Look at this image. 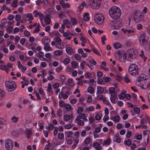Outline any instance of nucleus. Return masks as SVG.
<instances>
[{"label":"nucleus","mask_w":150,"mask_h":150,"mask_svg":"<svg viewBox=\"0 0 150 150\" xmlns=\"http://www.w3.org/2000/svg\"><path fill=\"white\" fill-rule=\"evenodd\" d=\"M70 61V59L69 58H65L63 61V62L64 64H68Z\"/></svg>","instance_id":"nucleus-62"},{"label":"nucleus","mask_w":150,"mask_h":150,"mask_svg":"<svg viewBox=\"0 0 150 150\" xmlns=\"http://www.w3.org/2000/svg\"><path fill=\"white\" fill-rule=\"evenodd\" d=\"M104 19V16L103 14L100 13L96 14L94 18L95 23L98 25L102 23Z\"/></svg>","instance_id":"nucleus-6"},{"label":"nucleus","mask_w":150,"mask_h":150,"mask_svg":"<svg viewBox=\"0 0 150 150\" xmlns=\"http://www.w3.org/2000/svg\"><path fill=\"white\" fill-rule=\"evenodd\" d=\"M47 91L48 94L49 95H51L53 93V91L52 89V85L50 83H49L48 84V87Z\"/></svg>","instance_id":"nucleus-30"},{"label":"nucleus","mask_w":150,"mask_h":150,"mask_svg":"<svg viewBox=\"0 0 150 150\" xmlns=\"http://www.w3.org/2000/svg\"><path fill=\"white\" fill-rule=\"evenodd\" d=\"M5 85L6 89L9 91H12L16 88V84L13 81H7L5 82Z\"/></svg>","instance_id":"nucleus-3"},{"label":"nucleus","mask_w":150,"mask_h":150,"mask_svg":"<svg viewBox=\"0 0 150 150\" xmlns=\"http://www.w3.org/2000/svg\"><path fill=\"white\" fill-rule=\"evenodd\" d=\"M34 17L31 13L24 14L22 17V19L24 21H28L29 23H31L32 21L34 19Z\"/></svg>","instance_id":"nucleus-9"},{"label":"nucleus","mask_w":150,"mask_h":150,"mask_svg":"<svg viewBox=\"0 0 150 150\" xmlns=\"http://www.w3.org/2000/svg\"><path fill=\"white\" fill-rule=\"evenodd\" d=\"M140 56L144 59V61H145L146 60L147 57H145L144 55V52L143 51H141L140 54Z\"/></svg>","instance_id":"nucleus-56"},{"label":"nucleus","mask_w":150,"mask_h":150,"mask_svg":"<svg viewBox=\"0 0 150 150\" xmlns=\"http://www.w3.org/2000/svg\"><path fill=\"white\" fill-rule=\"evenodd\" d=\"M111 80V79L108 76H106L104 78V82L106 83H109Z\"/></svg>","instance_id":"nucleus-47"},{"label":"nucleus","mask_w":150,"mask_h":150,"mask_svg":"<svg viewBox=\"0 0 150 150\" xmlns=\"http://www.w3.org/2000/svg\"><path fill=\"white\" fill-rule=\"evenodd\" d=\"M126 54L123 51H122L121 52L116 55V57L120 62H123L127 59Z\"/></svg>","instance_id":"nucleus-10"},{"label":"nucleus","mask_w":150,"mask_h":150,"mask_svg":"<svg viewBox=\"0 0 150 150\" xmlns=\"http://www.w3.org/2000/svg\"><path fill=\"white\" fill-rule=\"evenodd\" d=\"M110 99L111 102L113 103H116L117 100V98L116 95L110 96Z\"/></svg>","instance_id":"nucleus-27"},{"label":"nucleus","mask_w":150,"mask_h":150,"mask_svg":"<svg viewBox=\"0 0 150 150\" xmlns=\"http://www.w3.org/2000/svg\"><path fill=\"white\" fill-rule=\"evenodd\" d=\"M148 39V36L145 33H142L139 35V43L141 45L144 46L146 45L147 44Z\"/></svg>","instance_id":"nucleus-5"},{"label":"nucleus","mask_w":150,"mask_h":150,"mask_svg":"<svg viewBox=\"0 0 150 150\" xmlns=\"http://www.w3.org/2000/svg\"><path fill=\"white\" fill-rule=\"evenodd\" d=\"M109 91L110 96L115 95L116 93L115 92V89L114 87H110L109 89Z\"/></svg>","instance_id":"nucleus-33"},{"label":"nucleus","mask_w":150,"mask_h":150,"mask_svg":"<svg viewBox=\"0 0 150 150\" xmlns=\"http://www.w3.org/2000/svg\"><path fill=\"white\" fill-rule=\"evenodd\" d=\"M73 118L72 115L66 114L64 116L63 120L64 121H68L72 120Z\"/></svg>","instance_id":"nucleus-21"},{"label":"nucleus","mask_w":150,"mask_h":150,"mask_svg":"<svg viewBox=\"0 0 150 150\" xmlns=\"http://www.w3.org/2000/svg\"><path fill=\"white\" fill-rule=\"evenodd\" d=\"M5 96V93L2 90L0 89V100H2Z\"/></svg>","instance_id":"nucleus-46"},{"label":"nucleus","mask_w":150,"mask_h":150,"mask_svg":"<svg viewBox=\"0 0 150 150\" xmlns=\"http://www.w3.org/2000/svg\"><path fill=\"white\" fill-rule=\"evenodd\" d=\"M5 147L8 150H11L13 149V144L12 142L9 139L7 140L5 142Z\"/></svg>","instance_id":"nucleus-12"},{"label":"nucleus","mask_w":150,"mask_h":150,"mask_svg":"<svg viewBox=\"0 0 150 150\" xmlns=\"http://www.w3.org/2000/svg\"><path fill=\"white\" fill-rule=\"evenodd\" d=\"M54 128V125L52 123H50L48 127H46L45 128L50 130H52Z\"/></svg>","instance_id":"nucleus-52"},{"label":"nucleus","mask_w":150,"mask_h":150,"mask_svg":"<svg viewBox=\"0 0 150 150\" xmlns=\"http://www.w3.org/2000/svg\"><path fill=\"white\" fill-rule=\"evenodd\" d=\"M53 54L54 56H60L63 54V52L62 50H56L54 51Z\"/></svg>","instance_id":"nucleus-35"},{"label":"nucleus","mask_w":150,"mask_h":150,"mask_svg":"<svg viewBox=\"0 0 150 150\" xmlns=\"http://www.w3.org/2000/svg\"><path fill=\"white\" fill-rule=\"evenodd\" d=\"M50 41L49 38L47 36H45L42 38L41 42L43 45H45L49 44Z\"/></svg>","instance_id":"nucleus-17"},{"label":"nucleus","mask_w":150,"mask_h":150,"mask_svg":"<svg viewBox=\"0 0 150 150\" xmlns=\"http://www.w3.org/2000/svg\"><path fill=\"white\" fill-rule=\"evenodd\" d=\"M136 139L137 140H140L142 138V135L141 134L136 133L135 134Z\"/></svg>","instance_id":"nucleus-59"},{"label":"nucleus","mask_w":150,"mask_h":150,"mask_svg":"<svg viewBox=\"0 0 150 150\" xmlns=\"http://www.w3.org/2000/svg\"><path fill=\"white\" fill-rule=\"evenodd\" d=\"M86 116V115L84 114L81 113L80 114L79 116H77L76 117H77V119H80L82 120H83L85 119V117Z\"/></svg>","instance_id":"nucleus-51"},{"label":"nucleus","mask_w":150,"mask_h":150,"mask_svg":"<svg viewBox=\"0 0 150 150\" xmlns=\"http://www.w3.org/2000/svg\"><path fill=\"white\" fill-rule=\"evenodd\" d=\"M43 49L46 52H48L52 50V49L50 46L49 44L44 45Z\"/></svg>","instance_id":"nucleus-31"},{"label":"nucleus","mask_w":150,"mask_h":150,"mask_svg":"<svg viewBox=\"0 0 150 150\" xmlns=\"http://www.w3.org/2000/svg\"><path fill=\"white\" fill-rule=\"evenodd\" d=\"M37 56L41 60H43L44 59V54L42 52H40L37 54Z\"/></svg>","instance_id":"nucleus-38"},{"label":"nucleus","mask_w":150,"mask_h":150,"mask_svg":"<svg viewBox=\"0 0 150 150\" xmlns=\"http://www.w3.org/2000/svg\"><path fill=\"white\" fill-rule=\"evenodd\" d=\"M120 119V116L117 115H116L113 117H110V120L116 122H119Z\"/></svg>","instance_id":"nucleus-22"},{"label":"nucleus","mask_w":150,"mask_h":150,"mask_svg":"<svg viewBox=\"0 0 150 150\" xmlns=\"http://www.w3.org/2000/svg\"><path fill=\"white\" fill-rule=\"evenodd\" d=\"M33 13L35 17H38L40 20L43 19L44 15L40 11H38L37 10H35L33 11Z\"/></svg>","instance_id":"nucleus-16"},{"label":"nucleus","mask_w":150,"mask_h":150,"mask_svg":"<svg viewBox=\"0 0 150 150\" xmlns=\"http://www.w3.org/2000/svg\"><path fill=\"white\" fill-rule=\"evenodd\" d=\"M77 102L76 98H72L70 100V103L72 104H75Z\"/></svg>","instance_id":"nucleus-61"},{"label":"nucleus","mask_w":150,"mask_h":150,"mask_svg":"<svg viewBox=\"0 0 150 150\" xmlns=\"http://www.w3.org/2000/svg\"><path fill=\"white\" fill-rule=\"evenodd\" d=\"M71 64L72 67L73 68H77L78 63L74 61H71Z\"/></svg>","instance_id":"nucleus-48"},{"label":"nucleus","mask_w":150,"mask_h":150,"mask_svg":"<svg viewBox=\"0 0 150 150\" xmlns=\"http://www.w3.org/2000/svg\"><path fill=\"white\" fill-rule=\"evenodd\" d=\"M109 14L112 19L117 20L120 18L121 15V11L118 7L113 6L109 10Z\"/></svg>","instance_id":"nucleus-2"},{"label":"nucleus","mask_w":150,"mask_h":150,"mask_svg":"<svg viewBox=\"0 0 150 150\" xmlns=\"http://www.w3.org/2000/svg\"><path fill=\"white\" fill-rule=\"evenodd\" d=\"M40 72L42 74L40 75V76L42 78L45 77L47 75L46 71L44 70H42L40 71Z\"/></svg>","instance_id":"nucleus-63"},{"label":"nucleus","mask_w":150,"mask_h":150,"mask_svg":"<svg viewBox=\"0 0 150 150\" xmlns=\"http://www.w3.org/2000/svg\"><path fill=\"white\" fill-rule=\"evenodd\" d=\"M12 135L15 137H17L19 136V133L17 130H13L11 132Z\"/></svg>","instance_id":"nucleus-42"},{"label":"nucleus","mask_w":150,"mask_h":150,"mask_svg":"<svg viewBox=\"0 0 150 150\" xmlns=\"http://www.w3.org/2000/svg\"><path fill=\"white\" fill-rule=\"evenodd\" d=\"M56 47L59 49H63L64 48V46L63 43L61 42L56 44Z\"/></svg>","instance_id":"nucleus-36"},{"label":"nucleus","mask_w":150,"mask_h":150,"mask_svg":"<svg viewBox=\"0 0 150 150\" xmlns=\"http://www.w3.org/2000/svg\"><path fill=\"white\" fill-rule=\"evenodd\" d=\"M137 51L134 49H130L127 52V55L130 58L135 57L137 54Z\"/></svg>","instance_id":"nucleus-13"},{"label":"nucleus","mask_w":150,"mask_h":150,"mask_svg":"<svg viewBox=\"0 0 150 150\" xmlns=\"http://www.w3.org/2000/svg\"><path fill=\"white\" fill-rule=\"evenodd\" d=\"M58 138L60 139H63L64 138V135L63 133L59 132L57 134Z\"/></svg>","instance_id":"nucleus-53"},{"label":"nucleus","mask_w":150,"mask_h":150,"mask_svg":"<svg viewBox=\"0 0 150 150\" xmlns=\"http://www.w3.org/2000/svg\"><path fill=\"white\" fill-rule=\"evenodd\" d=\"M19 119L18 117L14 116L11 117V121L12 123H16L18 121Z\"/></svg>","instance_id":"nucleus-37"},{"label":"nucleus","mask_w":150,"mask_h":150,"mask_svg":"<svg viewBox=\"0 0 150 150\" xmlns=\"http://www.w3.org/2000/svg\"><path fill=\"white\" fill-rule=\"evenodd\" d=\"M113 141L117 143H120L122 141V139L119 135H115L114 136L113 139Z\"/></svg>","instance_id":"nucleus-23"},{"label":"nucleus","mask_w":150,"mask_h":150,"mask_svg":"<svg viewBox=\"0 0 150 150\" xmlns=\"http://www.w3.org/2000/svg\"><path fill=\"white\" fill-rule=\"evenodd\" d=\"M96 88L97 91L96 94L97 95L101 94L104 92V89L102 87L98 86Z\"/></svg>","instance_id":"nucleus-25"},{"label":"nucleus","mask_w":150,"mask_h":150,"mask_svg":"<svg viewBox=\"0 0 150 150\" xmlns=\"http://www.w3.org/2000/svg\"><path fill=\"white\" fill-rule=\"evenodd\" d=\"M26 137L28 139H30L32 134V131L30 129H27L25 130V132Z\"/></svg>","instance_id":"nucleus-18"},{"label":"nucleus","mask_w":150,"mask_h":150,"mask_svg":"<svg viewBox=\"0 0 150 150\" xmlns=\"http://www.w3.org/2000/svg\"><path fill=\"white\" fill-rule=\"evenodd\" d=\"M125 96V93L123 91L120 94L118 95V96L119 99L120 100L123 99Z\"/></svg>","instance_id":"nucleus-49"},{"label":"nucleus","mask_w":150,"mask_h":150,"mask_svg":"<svg viewBox=\"0 0 150 150\" xmlns=\"http://www.w3.org/2000/svg\"><path fill=\"white\" fill-rule=\"evenodd\" d=\"M95 119L97 121L100 120L103 116L102 114L99 112H96L95 113Z\"/></svg>","instance_id":"nucleus-20"},{"label":"nucleus","mask_w":150,"mask_h":150,"mask_svg":"<svg viewBox=\"0 0 150 150\" xmlns=\"http://www.w3.org/2000/svg\"><path fill=\"white\" fill-rule=\"evenodd\" d=\"M95 110L94 107L91 106L86 108L85 110V112H89L93 111Z\"/></svg>","instance_id":"nucleus-32"},{"label":"nucleus","mask_w":150,"mask_h":150,"mask_svg":"<svg viewBox=\"0 0 150 150\" xmlns=\"http://www.w3.org/2000/svg\"><path fill=\"white\" fill-rule=\"evenodd\" d=\"M41 26L40 24H38V26L36 27L35 29L33 31V33H38L40 30Z\"/></svg>","instance_id":"nucleus-41"},{"label":"nucleus","mask_w":150,"mask_h":150,"mask_svg":"<svg viewBox=\"0 0 150 150\" xmlns=\"http://www.w3.org/2000/svg\"><path fill=\"white\" fill-rule=\"evenodd\" d=\"M62 114V112L61 109H58L57 110V114L58 117H60L61 116Z\"/></svg>","instance_id":"nucleus-60"},{"label":"nucleus","mask_w":150,"mask_h":150,"mask_svg":"<svg viewBox=\"0 0 150 150\" xmlns=\"http://www.w3.org/2000/svg\"><path fill=\"white\" fill-rule=\"evenodd\" d=\"M88 92L90 94H92L94 92L93 88L91 86H89L87 88Z\"/></svg>","instance_id":"nucleus-45"},{"label":"nucleus","mask_w":150,"mask_h":150,"mask_svg":"<svg viewBox=\"0 0 150 150\" xmlns=\"http://www.w3.org/2000/svg\"><path fill=\"white\" fill-rule=\"evenodd\" d=\"M124 144L127 146H129L132 143L131 141L129 140H125L124 142Z\"/></svg>","instance_id":"nucleus-64"},{"label":"nucleus","mask_w":150,"mask_h":150,"mask_svg":"<svg viewBox=\"0 0 150 150\" xmlns=\"http://www.w3.org/2000/svg\"><path fill=\"white\" fill-rule=\"evenodd\" d=\"M18 68L23 71H25L27 69L26 67H24L21 64L20 61L18 62Z\"/></svg>","instance_id":"nucleus-28"},{"label":"nucleus","mask_w":150,"mask_h":150,"mask_svg":"<svg viewBox=\"0 0 150 150\" xmlns=\"http://www.w3.org/2000/svg\"><path fill=\"white\" fill-rule=\"evenodd\" d=\"M132 21L135 23H138L142 21H144V16L140 15L139 16H134L132 19Z\"/></svg>","instance_id":"nucleus-14"},{"label":"nucleus","mask_w":150,"mask_h":150,"mask_svg":"<svg viewBox=\"0 0 150 150\" xmlns=\"http://www.w3.org/2000/svg\"><path fill=\"white\" fill-rule=\"evenodd\" d=\"M81 120L82 119H77V117H76V118L75 122L79 125H83L84 124V122L83 121Z\"/></svg>","instance_id":"nucleus-39"},{"label":"nucleus","mask_w":150,"mask_h":150,"mask_svg":"<svg viewBox=\"0 0 150 150\" xmlns=\"http://www.w3.org/2000/svg\"><path fill=\"white\" fill-rule=\"evenodd\" d=\"M113 47L115 49H117L122 48V45L118 42H116L113 44Z\"/></svg>","instance_id":"nucleus-34"},{"label":"nucleus","mask_w":150,"mask_h":150,"mask_svg":"<svg viewBox=\"0 0 150 150\" xmlns=\"http://www.w3.org/2000/svg\"><path fill=\"white\" fill-rule=\"evenodd\" d=\"M128 72L129 74L133 76L138 74V69L137 65L134 64H131L129 68Z\"/></svg>","instance_id":"nucleus-4"},{"label":"nucleus","mask_w":150,"mask_h":150,"mask_svg":"<svg viewBox=\"0 0 150 150\" xmlns=\"http://www.w3.org/2000/svg\"><path fill=\"white\" fill-rule=\"evenodd\" d=\"M44 21L46 24H49L50 22V19L48 17H45L44 18Z\"/></svg>","instance_id":"nucleus-58"},{"label":"nucleus","mask_w":150,"mask_h":150,"mask_svg":"<svg viewBox=\"0 0 150 150\" xmlns=\"http://www.w3.org/2000/svg\"><path fill=\"white\" fill-rule=\"evenodd\" d=\"M66 135L67 136V137L68 138H69L71 137L73 134L72 132L70 131H69L65 132Z\"/></svg>","instance_id":"nucleus-57"},{"label":"nucleus","mask_w":150,"mask_h":150,"mask_svg":"<svg viewBox=\"0 0 150 150\" xmlns=\"http://www.w3.org/2000/svg\"><path fill=\"white\" fill-rule=\"evenodd\" d=\"M66 51L68 54H71L73 52V49L71 47H68L66 48Z\"/></svg>","instance_id":"nucleus-50"},{"label":"nucleus","mask_w":150,"mask_h":150,"mask_svg":"<svg viewBox=\"0 0 150 150\" xmlns=\"http://www.w3.org/2000/svg\"><path fill=\"white\" fill-rule=\"evenodd\" d=\"M93 146L97 150H99L102 148L100 145L97 142H94L93 144Z\"/></svg>","instance_id":"nucleus-26"},{"label":"nucleus","mask_w":150,"mask_h":150,"mask_svg":"<svg viewBox=\"0 0 150 150\" xmlns=\"http://www.w3.org/2000/svg\"><path fill=\"white\" fill-rule=\"evenodd\" d=\"M146 122V120L144 119H142L141 120V122L140 125L139 126H136L135 127L136 129L138 128H147L145 124Z\"/></svg>","instance_id":"nucleus-15"},{"label":"nucleus","mask_w":150,"mask_h":150,"mask_svg":"<svg viewBox=\"0 0 150 150\" xmlns=\"http://www.w3.org/2000/svg\"><path fill=\"white\" fill-rule=\"evenodd\" d=\"M70 95L69 92V91H67L64 93L61 92L59 93V95H61L64 99H67Z\"/></svg>","instance_id":"nucleus-24"},{"label":"nucleus","mask_w":150,"mask_h":150,"mask_svg":"<svg viewBox=\"0 0 150 150\" xmlns=\"http://www.w3.org/2000/svg\"><path fill=\"white\" fill-rule=\"evenodd\" d=\"M148 79V76L145 74H141L137 79L136 84L141 89L145 90L150 89V81L147 83L146 82Z\"/></svg>","instance_id":"nucleus-1"},{"label":"nucleus","mask_w":150,"mask_h":150,"mask_svg":"<svg viewBox=\"0 0 150 150\" xmlns=\"http://www.w3.org/2000/svg\"><path fill=\"white\" fill-rule=\"evenodd\" d=\"M100 0H91L90 4L92 8L98 9L100 6Z\"/></svg>","instance_id":"nucleus-11"},{"label":"nucleus","mask_w":150,"mask_h":150,"mask_svg":"<svg viewBox=\"0 0 150 150\" xmlns=\"http://www.w3.org/2000/svg\"><path fill=\"white\" fill-rule=\"evenodd\" d=\"M121 30L129 37L133 36L135 33V29L134 28L128 30L122 28L121 29Z\"/></svg>","instance_id":"nucleus-8"},{"label":"nucleus","mask_w":150,"mask_h":150,"mask_svg":"<svg viewBox=\"0 0 150 150\" xmlns=\"http://www.w3.org/2000/svg\"><path fill=\"white\" fill-rule=\"evenodd\" d=\"M64 108L67 111L70 110L71 108V105L69 104H66L64 105Z\"/></svg>","instance_id":"nucleus-55"},{"label":"nucleus","mask_w":150,"mask_h":150,"mask_svg":"<svg viewBox=\"0 0 150 150\" xmlns=\"http://www.w3.org/2000/svg\"><path fill=\"white\" fill-rule=\"evenodd\" d=\"M91 138L89 137H86L84 141V143L85 144H89L91 142Z\"/></svg>","instance_id":"nucleus-44"},{"label":"nucleus","mask_w":150,"mask_h":150,"mask_svg":"<svg viewBox=\"0 0 150 150\" xmlns=\"http://www.w3.org/2000/svg\"><path fill=\"white\" fill-rule=\"evenodd\" d=\"M111 142V140L109 137H108L106 139L104 142L103 145H109Z\"/></svg>","instance_id":"nucleus-43"},{"label":"nucleus","mask_w":150,"mask_h":150,"mask_svg":"<svg viewBox=\"0 0 150 150\" xmlns=\"http://www.w3.org/2000/svg\"><path fill=\"white\" fill-rule=\"evenodd\" d=\"M13 64L10 63H8L6 65L2 64L0 65V69L1 70L4 71L8 73L10 71V69L13 68Z\"/></svg>","instance_id":"nucleus-7"},{"label":"nucleus","mask_w":150,"mask_h":150,"mask_svg":"<svg viewBox=\"0 0 150 150\" xmlns=\"http://www.w3.org/2000/svg\"><path fill=\"white\" fill-rule=\"evenodd\" d=\"M123 79L126 83H128L130 81L129 76L127 74L125 75L123 77Z\"/></svg>","instance_id":"nucleus-40"},{"label":"nucleus","mask_w":150,"mask_h":150,"mask_svg":"<svg viewBox=\"0 0 150 150\" xmlns=\"http://www.w3.org/2000/svg\"><path fill=\"white\" fill-rule=\"evenodd\" d=\"M86 8L88 7V5L85 2H83L81 4H79L78 6V9L79 11H81L83 8L84 7Z\"/></svg>","instance_id":"nucleus-19"},{"label":"nucleus","mask_w":150,"mask_h":150,"mask_svg":"<svg viewBox=\"0 0 150 150\" xmlns=\"http://www.w3.org/2000/svg\"><path fill=\"white\" fill-rule=\"evenodd\" d=\"M83 19L85 22H88L90 20L89 13H85L83 15Z\"/></svg>","instance_id":"nucleus-29"},{"label":"nucleus","mask_w":150,"mask_h":150,"mask_svg":"<svg viewBox=\"0 0 150 150\" xmlns=\"http://www.w3.org/2000/svg\"><path fill=\"white\" fill-rule=\"evenodd\" d=\"M136 26L137 29L139 30H142L143 27L142 25L140 23H137L136 25Z\"/></svg>","instance_id":"nucleus-54"}]
</instances>
